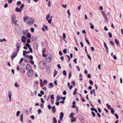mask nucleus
Masks as SVG:
<instances>
[{
    "label": "nucleus",
    "mask_w": 123,
    "mask_h": 123,
    "mask_svg": "<svg viewBox=\"0 0 123 123\" xmlns=\"http://www.w3.org/2000/svg\"><path fill=\"white\" fill-rule=\"evenodd\" d=\"M46 66V62L44 60L41 61L39 64V68L41 69H43L45 68Z\"/></svg>",
    "instance_id": "obj_1"
},
{
    "label": "nucleus",
    "mask_w": 123,
    "mask_h": 123,
    "mask_svg": "<svg viewBox=\"0 0 123 123\" xmlns=\"http://www.w3.org/2000/svg\"><path fill=\"white\" fill-rule=\"evenodd\" d=\"M34 20L33 18H29L28 19L27 21L26 22L27 24H29L31 25H32L34 22Z\"/></svg>",
    "instance_id": "obj_2"
},
{
    "label": "nucleus",
    "mask_w": 123,
    "mask_h": 123,
    "mask_svg": "<svg viewBox=\"0 0 123 123\" xmlns=\"http://www.w3.org/2000/svg\"><path fill=\"white\" fill-rule=\"evenodd\" d=\"M18 52L16 51L13 52L11 55V58L12 60H13V58L15 57L17 55V54Z\"/></svg>",
    "instance_id": "obj_3"
},
{
    "label": "nucleus",
    "mask_w": 123,
    "mask_h": 123,
    "mask_svg": "<svg viewBox=\"0 0 123 123\" xmlns=\"http://www.w3.org/2000/svg\"><path fill=\"white\" fill-rule=\"evenodd\" d=\"M21 45V44L19 43H18L16 44V46L17 48L16 49L15 51L18 52L19 50L20 49V47Z\"/></svg>",
    "instance_id": "obj_4"
},
{
    "label": "nucleus",
    "mask_w": 123,
    "mask_h": 123,
    "mask_svg": "<svg viewBox=\"0 0 123 123\" xmlns=\"http://www.w3.org/2000/svg\"><path fill=\"white\" fill-rule=\"evenodd\" d=\"M27 74L28 75L30 76H32L34 74L33 72L31 69L28 70Z\"/></svg>",
    "instance_id": "obj_5"
},
{
    "label": "nucleus",
    "mask_w": 123,
    "mask_h": 123,
    "mask_svg": "<svg viewBox=\"0 0 123 123\" xmlns=\"http://www.w3.org/2000/svg\"><path fill=\"white\" fill-rule=\"evenodd\" d=\"M46 60L47 62L48 63H50L51 62L52 60V56L50 55L48 57H47L46 58Z\"/></svg>",
    "instance_id": "obj_6"
},
{
    "label": "nucleus",
    "mask_w": 123,
    "mask_h": 123,
    "mask_svg": "<svg viewBox=\"0 0 123 123\" xmlns=\"http://www.w3.org/2000/svg\"><path fill=\"white\" fill-rule=\"evenodd\" d=\"M102 13L104 17L105 18V21L106 22H107L108 21L107 18V17L106 15L105 12L103 11H102Z\"/></svg>",
    "instance_id": "obj_7"
},
{
    "label": "nucleus",
    "mask_w": 123,
    "mask_h": 123,
    "mask_svg": "<svg viewBox=\"0 0 123 123\" xmlns=\"http://www.w3.org/2000/svg\"><path fill=\"white\" fill-rule=\"evenodd\" d=\"M26 38L24 36H22V37L21 38V41L23 43H25V41H26Z\"/></svg>",
    "instance_id": "obj_8"
},
{
    "label": "nucleus",
    "mask_w": 123,
    "mask_h": 123,
    "mask_svg": "<svg viewBox=\"0 0 123 123\" xmlns=\"http://www.w3.org/2000/svg\"><path fill=\"white\" fill-rule=\"evenodd\" d=\"M38 46L37 43H35L33 44V47L34 49L36 50H37V49Z\"/></svg>",
    "instance_id": "obj_9"
},
{
    "label": "nucleus",
    "mask_w": 123,
    "mask_h": 123,
    "mask_svg": "<svg viewBox=\"0 0 123 123\" xmlns=\"http://www.w3.org/2000/svg\"><path fill=\"white\" fill-rule=\"evenodd\" d=\"M26 69L28 71L30 70H31V68L30 65L29 64H28L26 65Z\"/></svg>",
    "instance_id": "obj_10"
},
{
    "label": "nucleus",
    "mask_w": 123,
    "mask_h": 123,
    "mask_svg": "<svg viewBox=\"0 0 123 123\" xmlns=\"http://www.w3.org/2000/svg\"><path fill=\"white\" fill-rule=\"evenodd\" d=\"M16 17L14 15H13L12 16L11 18V21L13 22H14V20H16Z\"/></svg>",
    "instance_id": "obj_11"
},
{
    "label": "nucleus",
    "mask_w": 123,
    "mask_h": 123,
    "mask_svg": "<svg viewBox=\"0 0 123 123\" xmlns=\"http://www.w3.org/2000/svg\"><path fill=\"white\" fill-rule=\"evenodd\" d=\"M30 52L29 51H23V55L24 56H25L27 54H28Z\"/></svg>",
    "instance_id": "obj_12"
},
{
    "label": "nucleus",
    "mask_w": 123,
    "mask_h": 123,
    "mask_svg": "<svg viewBox=\"0 0 123 123\" xmlns=\"http://www.w3.org/2000/svg\"><path fill=\"white\" fill-rule=\"evenodd\" d=\"M60 118L61 121L62 120V118L63 116V113L62 112H61L60 113Z\"/></svg>",
    "instance_id": "obj_13"
},
{
    "label": "nucleus",
    "mask_w": 123,
    "mask_h": 123,
    "mask_svg": "<svg viewBox=\"0 0 123 123\" xmlns=\"http://www.w3.org/2000/svg\"><path fill=\"white\" fill-rule=\"evenodd\" d=\"M15 11L16 12H19L20 13L22 11V10L17 7L15 9Z\"/></svg>",
    "instance_id": "obj_14"
},
{
    "label": "nucleus",
    "mask_w": 123,
    "mask_h": 123,
    "mask_svg": "<svg viewBox=\"0 0 123 123\" xmlns=\"http://www.w3.org/2000/svg\"><path fill=\"white\" fill-rule=\"evenodd\" d=\"M20 121L22 123L23 122V114H22L20 116Z\"/></svg>",
    "instance_id": "obj_15"
},
{
    "label": "nucleus",
    "mask_w": 123,
    "mask_h": 123,
    "mask_svg": "<svg viewBox=\"0 0 123 123\" xmlns=\"http://www.w3.org/2000/svg\"><path fill=\"white\" fill-rule=\"evenodd\" d=\"M54 85L52 83H50L49 84L48 87L49 88H51L53 87Z\"/></svg>",
    "instance_id": "obj_16"
},
{
    "label": "nucleus",
    "mask_w": 123,
    "mask_h": 123,
    "mask_svg": "<svg viewBox=\"0 0 123 123\" xmlns=\"http://www.w3.org/2000/svg\"><path fill=\"white\" fill-rule=\"evenodd\" d=\"M12 95V93L10 91H8V95L9 98L11 97Z\"/></svg>",
    "instance_id": "obj_17"
},
{
    "label": "nucleus",
    "mask_w": 123,
    "mask_h": 123,
    "mask_svg": "<svg viewBox=\"0 0 123 123\" xmlns=\"http://www.w3.org/2000/svg\"><path fill=\"white\" fill-rule=\"evenodd\" d=\"M52 112L54 113L56 111L55 109V106H53L52 107Z\"/></svg>",
    "instance_id": "obj_18"
},
{
    "label": "nucleus",
    "mask_w": 123,
    "mask_h": 123,
    "mask_svg": "<svg viewBox=\"0 0 123 123\" xmlns=\"http://www.w3.org/2000/svg\"><path fill=\"white\" fill-rule=\"evenodd\" d=\"M26 35L27 37L29 38H30L31 37V35L28 32L26 33Z\"/></svg>",
    "instance_id": "obj_19"
},
{
    "label": "nucleus",
    "mask_w": 123,
    "mask_h": 123,
    "mask_svg": "<svg viewBox=\"0 0 123 123\" xmlns=\"http://www.w3.org/2000/svg\"><path fill=\"white\" fill-rule=\"evenodd\" d=\"M104 45L105 49L108 48V47L106 43L105 42L104 43Z\"/></svg>",
    "instance_id": "obj_20"
},
{
    "label": "nucleus",
    "mask_w": 123,
    "mask_h": 123,
    "mask_svg": "<svg viewBox=\"0 0 123 123\" xmlns=\"http://www.w3.org/2000/svg\"><path fill=\"white\" fill-rule=\"evenodd\" d=\"M50 17V13H49L48 14L47 16H46V19L47 20H48V19H49V18Z\"/></svg>",
    "instance_id": "obj_21"
},
{
    "label": "nucleus",
    "mask_w": 123,
    "mask_h": 123,
    "mask_svg": "<svg viewBox=\"0 0 123 123\" xmlns=\"http://www.w3.org/2000/svg\"><path fill=\"white\" fill-rule=\"evenodd\" d=\"M57 71H56L55 70L54 71V73L53 76L55 77V76L56 75L57 73Z\"/></svg>",
    "instance_id": "obj_22"
},
{
    "label": "nucleus",
    "mask_w": 123,
    "mask_h": 123,
    "mask_svg": "<svg viewBox=\"0 0 123 123\" xmlns=\"http://www.w3.org/2000/svg\"><path fill=\"white\" fill-rule=\"evenodd\" d=\"M72 120L71 121V122H75L76 120V118L75 117H73L72 119H71Z\"/></svg>",
    "instance_id": "obj_23"
},
{
    "label": "nucleus",
    "mask_w": 123,
    "mask_h": 123,
    "mask_svg": "<svg viewBox=\"0 0 123 123\" xmlns=\"http://www.w3.org/2000/svg\"><path fill=\"white\" fill-rule=\"evenodd\" d=\"M74 113H71L69 115V117L70 118H73V116L74 115Z\"/></svg>",
    "instance_id": "obj_24"
},
{
    "label": "nucleus",
    "mask_w": 123,
    "mask_h": 123,
    "mask_svg": "<svg viewBox=\"0 0 123 123\" xmlns=\"http://www.w3.org/2000/svg\"><path fill=\"white\" fill-rule=\"evenodd\" d=\"M106 105L107 107V108L110 110L112 108H111V107L110 105H108V103H107L106 104Z\"/></svg>",
    "instance_id": "obj_25"
},
{
    "label": "nucleus",
    "mask_w": 123,
    "mask_h": 123,
    "mask_svg": "<svg viewBox=\"0 0 123 123\" xmlns=\"http://www.w3.org/2000/svg\"><path fill=\"white\" fill-rule=\"evenodd\" d=\"M85 40L88 44H90V42H89L88 40L87 39V38L86 37L85 38Z\"/></svg>",
    "instance_id": "obj_26"
},
{
    "label": "nucleus",
    "mask_w": 123,
    "mask_h": 123,
    "mask_svg": "<svg viewBox=\"0 0 123 123\" xmlns=\"http://www.w3.org/2000/svg\"><path fill=\"white\" fill-rule=\"evenodd\" d=\"M52 17H53L52 16H51L50 17V19L48 20V22L49 23H50V24L51 23V21L52 20Z\"/></svg>",
    "instance_id": "obj_27"
},
{
    "label": "nucleus",
    "mask_w": 123,
    "mask_h": 123,
    "mask_svg": "<svg viewBox=\"0 0 123 123\" xmlns=\"http://www.w3.org/2000/svg\"><path fill=\"white\" fill-rule=\"evenodd\" d=\"M115 40L116 44L117 45H118L119 43V41H117L116 39H115Z\"/></svg>",
    "instance_id": "obj_28"
},
{
    "label": "nucleus",
    "mask_w": 123,
    "mask_h": 123,
    "mask_svg": "<svg viewBox=\"0 0 123 123\" xmlns=\"http://www.w3.org/2000/svg\"><path fill=\"white\" fill-rule=\"evenodd\" d=\"M53 123H57V121L56 120V118L55 117L53 118Z\"/></svg>",
    "instance_id": "obj_29"
},
{
    "label": "nucleus",
    "mask_w": 123,
    "mask_h": 123,
    "mask_svg": "<svg viewBox=\"0 0 123 123\" xmlns=\"http://www.w3.org/2000/svg\"><path fill=\"white\" fill-rule=\"evenodd\" d=\"M15 86L16 87H19V85H18L17 83H15L14 84Z\"/></svg>",
    "instance_id": "obj_30"
},
{
    "label": "nucleus",
    "mask_w": 123,
    "mask_h": 123,
    "mask_svg": "<svg viewBox=\"0 0 123 123\" xmlns=\"http://www.w3.org/2000/svg\"><path fill=\"white\" fill-rule=\"evenodd\" d=\"M63 74L65 75H67L66 72L65 70H64L63 71Z\"/></svg>",
    "instance_id": "obj_31"
},
{
    "label": "nucleus",
    "mask_w": 123,
    "mask_h": 123,
    "mask_svg": "<svg viewBox=\"0 0 123 123\" xmlns=\"http://www.w3.org/2000/svg\"><path fill=\"white\" fill-rule=\"evenodd\" d=\"M25 45L26 46V47H28V48H30V44H29L26 43Z\"/></svg>",
    "instance_id": "obj_32"
},
{
    "label": "nucleus",
    "mask_w": 123,
    "mask_h": 123,
    "mask_svg": "<svg viewBox=\"0 0 123 123\" xmlns=\"http://www.w3.org/2000/svg\"><path fill=\"white\" fill-rule=\"evenodd\" d=\"M111 112L113 114H114V111L113 109L112 108L111 109Z\"/></svg>",
    "instance_id": "obj_33"
},
{
    "label": "nucleus",
    "mask_w": 123,
    "mask_h": 123,
    "mask_svg": "<svg viewBox=\"0 0 123 123\" xmlns=\"http://www.w3.org/2000/svg\"><path fill=\"white\" fill-rule=\"evenodd\" d=\"M28 18V17L27 16H26L24 18H23V19L25 21L27 20V19Z\"/></svg>",
    "instance_id": "obj_34"
},
{
    "label": "nucleus",
    "mask_w": 123,
    "mask_h": 123,
    "mask_svg": "<svg viewBox=\"0 0 123 123\" xmlns=\"http://www.w3.org/2000/svg\"><path fill=\"white\" fill-rule=\"evenodd\" d=\"M47 72L48 74H49L50 73V70L49 68H47Z\"/></svg>",
    "instance_id": "obj_35"
},
{
    "label": "nucleus",
    "mask_w": 123,
    "mask_h": 123,
    "mask_svg": "<svg viewBox=\"0 0 123 123\" xmlns=\"http://www.w3.org/2000/svg\"><path fill=\"white\" fill-rule=\"evenodd\" d=\"M77 91V89L76 88H75V90L74 91V92H73V94L74 95L76 94V91Z\"/></svg>",
    "instance_id": "obj_36"
},
{
    "label": "nucleus",
    "mask_w": 123,
    "mask_h": 123,
    "mask_svg": "<svg viewBox=\"0 0 123 123\" xmlns=\"http://www.w3.org/2000/svg\"><path fill=\"white\" fill-rule=\"evenodd\" d=\"M56 101H59V100L60 98L59 97V95H57L56 97Z\"/></svg>",
    "instance_id": "obj_37"
},
{
    "label": "nucleus",
    "mask_w": 123,
    "mask_h": 123,
    "mask_svg": "<svg viewBox=\"0 0 123 123\" xmlns=\"http://www.w3.org/2000/svg\"><path fill=\"white\" fill-rule=\"evenodd\" d=\"M29 49L31 53H32L33 51L32 50V48H31V47H30V48H28Z\"/></svg>",
    "instance_id": "obj_38"
},
{
    "label": "nucleus",
    "mask_w": 123,
    "mask_h": 123,
    "mask_svg": "<svg viewBox=\"0 0 123 123\" xmlns=\"http://www.w3.org/2000/svg\"><path fill=\"white\" fill-rule=\"evenodd\" d=\"M67 13L68 14L69 16H70L71 15V13L70 12V11L69 10H68L67 11Z\"/></svg>",
    "instance_id": "obj_39"
},
{
    "label": "nucleus",
    "mask_w": 123,
    "mask_h": 123,
    "mask_svg": "<svg viewBox=\"0 0 123 123\" xmlns=\"http://www.w3.org/2000/svg\"><path fill=\"white\" fill-rule=\"evenodd\" d=\"M30 29L31 32H33L34 31V29L33 28H30Z\"/></svg>",
    "instance_id": "obj_40"
},
{
    "label": "nucleus",
    "mask_w": 123,
    "mask_h": 123,
    "mask_svg": "<svg viewBox=\"0 0 123 123\" xmlns=\"http://www.w3.org/2000/svg\"><path fill=\"white\" fill-rule=\"evenodd\" d=\"M20 113V111H18L17 112L16 116L18 117L19 116Z\"/></svg>",
    "instance_id": "obj_41"
},
{
    "label": "nucleus",
    "mask_w": 123,
    "mask_h": 123,
    "mask_svg": "<svg viewBox=\"0 0 123 123\" xmlns=\"http://www.w3.org/2000/svg\"><path fill=\"white\" fill-rule=\"evenodd\" d=\"M17 21V20H16L14 21V24L15 25L17 26H19V25L18 24H17V23H16Z\"/></svg>",
    "instance_id": "obj_42"
},
{
    "label": "nucleus",
    "mask_w": 123,
    "mask_h": 123,
    "mask_svg": "<svg viewBox=\"0 0 123 123\" xmlns=\"http://www.w3.org/2000/svg\"><path fill=\"white\" fill-rule=\"evenodd\" d=\"M43 82L45 84H47L48 83L47 81L46 80H43Z\"/></svg>",
    "instance_id": "obj_43"
},
{
    "label": "nucleus",
    "mask_w": 123,
    "mask_h": 123,
    "mask_svg": "<svg viewBox=\"0 0 123 123\" xmlns=\"http://www.w3.org/2000/svg\"><path fill=\"white\" fill-rule=\"evenodd\" d=\"M72 73L71 72H69V73L68 78L70 79Z\"/></svg>",
    "instance_id": "obj_44"
},
{
    "label": "nucleus",
    "mask_w": 123,
    "mask_h": 123,
    "mask_svg": "<svg viewBox=\"0 0 123 123\" xmlns=\"http://www.w3.org/2000/svg\"><path fill=\"white\" fill-rule=\"evenodd\" d=\"M21 2L20 1H18L17 3V5H19L21 3Z\"/></svg>",
    "instance_id": "obj_45"
},
{
    "label": "nucleus",
    "mask_w": 123,
    "mask_h": 123,
    "mask_svg": "<svg viewBox=\"0 0 123 123\" xmlns=\"http://www.w3.org/2000/svg\"><path fill=\"white\" fill-rule=\"evenodd\" d=\"M48 6L49 7H50V5H51V1H49L48 2Z\"/></svg>",
    "instance_id": "obj_46"
},
{
    "label": "nucleus",
    "mask_w": 123,
    "mask_h": 123,
    "mask_svg": "<svg viewBox=\"0 0 123 123\" xmlns=\"http://www.w3.org/2000/svg\"><path fill=\"white\" fill-rule=\"evenodd\" d=\"M24 6V5L22 4L21 5V6H20L21 9H22L23 8V7Z\"/></svg>",
    "instance_id": "obj_47"
},
{
    "label": "nucleus",
    "mask_w": 123,
    "mask_h": 123,
    "mask_svg": "<svg viewBox=\"0 0 123 123\" xmlns=\"http://www.w3.org/2000/svg\"><path fill=\"white\" fill-rule=\"evenodd\" d=\"M108 35L109 36V37L110 38H111L112 37V34L111 33L109 32L108 33Z\"/></svg>",
    "instance_id": "obj_48"
},
{
    "label": "nucleus",
    "mask_w": 123,
    "mask_h": 123,
    "mask_svg": "<svg viewBox=\"0 0 123 123\" xmlns=\"http://www.w3.org/2000/svg\"><path fill=\"white\" fill-rule=\"evenodd\" d=\"M48 107L49 110H50L52 108L51 106L50 105H49L48 106Z\"/></svg>",
    "instance_id": "obj_49"
},
{
    "label": "nucleus",
    "mask_w": 123,
    "mask_h": 123,
    "mask_svg": "<svg viewBox=\"0 0 123 123\" xmlns=\"http://www.w3.org/2000/svg\"><path fill=\"white\" fill-rule=\"evenodd\" d=\"M38 114H39L40 113H41L42 111L40 109H39L38 110Z\"/></svg>",
    "instance_id": "obj_50"
},
{
    "label": "nucleus",
    "mask_w": 123,
    "mask_h": 123,
    "mask_svg": "<svg viewBox=\"0 0 123 123\" xmlns=\"http://www.w3.org/2000/svg\"><path fill=\"white\" fill-rule=\"evenodd\" d=\"M90 84L91 85H92L93 84V82L92 81L90 80L89 81Z\"/></svg>",
    "instance_id": "obj_51"
},
{
    "label": "nucleus",
    "mask_w": 123,
    "mask_h": 123,
    "mask_svg": "<svg viewBox=\"0 0 123 123\" xmlns=\"http://www.w3.org/2000/svg\"><path fill=\"white\" fill-rule=\"evenodd\" d=\"M29 58L30 60H32L33 59V57L32 55H30L29 56Z\"/></svg>",
    "instance_id": "obj_52"
},
{
    "label": "nucleus",
    "mask_w": 123,
    "mask_h": 123,
    "mask_svg": "<svg viewBox=\"0 0 123 123\" xmlns=\"http://www.w3.org/2000/svg\"><path fill=\"white\" fill-rule=\"evenodd\" d=\"M87 56L88 57V58L90 60H91V57L90 56V55L88 54L87 55Z\"/></svg>",
    "instance_id": "obj_53"
},
{
    "label": "nucleus",
    "mask_w": 123,
    "mask_h": 123,
    "mask_svg": "<svg viewBox=\"0 0 123 123\" xmlns=\"http://www.w3.org/2000/svg\"><path fill=\"white\" fill-rule=\"evenodd\" d=\"M8 4L7 3H6L5 4L4 6L5 8H6L8 7Z\"/></svg>",
    "instance_id": "obj_54"
},
{
    "label": "nucleus",
    "mask_w": 123,
    "mask_h": 123,
    "mask_svg": "<svg viewBox=\"0 0 123 123\" xmlns=\"http://www.w3.org/2000/svg\"><path fill=\"white\" fill-rule=\"evenodd\" d=\"M110 43L111 45H112L113 46H114V43L112 41L110 42Z\"/></svg>",
    "instance_id": "obj_55"
},
{
    "label": "nucleus",
    "mask_w": 123,
    "mask_h": 123,
    "mask_svg": "<svg viewBox=\"0 0 123 123\" xmlns=\"http://www.w3.org/2000/svg\"><path fill=\"white\" fill-rule=\"evenodd\" d=\"M92 92H93V93L94 94V96H96V94H95V90L94 89H92Z\"/></svg>",
    "instance_id": "obj_56"
},
{
    "label": "nucleus",
    "mask_w": 123,
    "mask_h": 123,
    "mask_svg": "<svg viewBox=\"0 0 123 123\" xmlns=\"http://www.w3.org/2000/svg\"><path fill=\"white\" fill-rule=\"evenodd\" d=\"M54 95H52L51 96L50 98L51 99H54Z\"/></svg>",
    "instance_id": "obj_57"
},
{
    "label": "nucleus",
    "mask_w": 123,
    "mask_h": 123,
    "mask_svg": "<svg viewBox=\"0 0 123 123\" xmlns=\"http://www.w3.org/2000/svg\"><path fill=\"white\" fill-rule=\"evenodd\" d=\"M23 59H24L23 58H21V59H20V61L19 62V63H20L23 61Z\"/></svg>",
    "instance_id": "obj_58"
},
{
    "label": "nucleus",
    "mask_w": 123,
    "mask_h": 123,
    "mask_svg": "<svg viewBox=\"0 0 123 123\" xmlns=\"http://www.w3.org/2000/svg\"><path fill=\"white\" fill-rule=\"evenodd\" d=\"M27 43H29L31 42V40L29 39H27Z\"/></svg>",
    "instance_id": "obj_59"
},
{
    "label": "nucleus",
    "mask_w": 123,
    "mask_h": 123,
    "mask_svg": "<svg viewBox=\"0 0 123 123\" xmlns=\"http://www.w3.org/2000/svg\"><path fill=\"white\" fill-rule=\"evenodd\" d=\"M91 50L92 51H94V47H91Z\"/></svg>",
    "instance_id": "obj_60"
},
{
    "label": "nucleus",
    "mask_w": 123,
    "mask_h": 123,
    "mask_svg": "<svg viewBox=\"0 0 123 123\" xmlns=\"http://www.w3.org/2000/svg\"><path fill=\"white\" fill-rule=\"evenodd\" d=\"M114 114L115 116L116 117L117 119H118V115L117 114Z\"/></svg>",
    "instance_id": "obj_61"
},
{
    "label": "nucleus",
    "mask_w": 123,
    "mask_h": 123,
    "mask_svg": "<svg viewBox=\"0 0 123 123\" xmlns=\"http://www.w3.org/2000/svg\"><path fill=\"white\" fill-rule=\"evenodd\" d=\"M77 59L76 58L74 59L73 60V61L76 64H77Z\"/></svg>",
    "instance_id": "obj_62"
},
{
    "label": "nucleus",
    "mask_w": 123,
    "mask_h": 123,
    "mask_svg": "<svg viewBox=\"0 0 123 123\" xmlns=\"http://www.w3.org/2000/svg\"><path fill=\"white\" fill-rule=\"evenodd\" d=\"M84 72L86 74H87V70L86 69L84 70Z\"/></svg>",
    "instance_id": "obj_63"
},
{
    "label": "nucleus",
    "mask_w": 123,
    "mask_h": 123,
    "mask_svg": "<svg viewBox=\"0 0 123 123\" xmlns=\"http://www.w3.org/2000/svg\"><path fill=\"white\" fill-rule=\"evenodd\" d=\"M63 52L64 54H66V53H67V51H66V49H64L63 50Z\"/></svg>",
    "instance_id": "obj_64"
}]
</instances>
